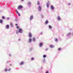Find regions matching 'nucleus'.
<instances>
[{
	"instance_id": "obj_1",
	"label": "nucleus",
	"mask_w": 73,
	"mask_h": 73,
	"mask_svg": "<svg viewBox=\"0 0 73 73\" xmlns=\"http://www.w3.org/2000/svg\"><path fill=\"white\" fill-rule=\"evenodd\" d=\"M18 31L19 33H21V34H22V33H23V30L21 28L19 29Z\"/></svg>"
},
{
	"instance_id": "obj_2",
	"label": "nucleus",
	"mask_w": 73,
	"mask_h": 73,
	"mask_svg": "<svg viewBox=\"0 0 73 73\" xmlns=\"http://www.w3.org/2000/svg\"><path fill=\"white\" fill-rule=\"evenodd\" d=\"M38 11L39 12H41L42 9L41 6H39L38 8Z\"/></svg>"
},
{
	"instance_id": "obj_3",
	"label": "nucleus",
	"mask_w": 73,
	"mask_h": 73,
	"mask_svg": "<svg viewBox=\"0 0 73 73\" xmlns=\"http://www.w3.org/2000/svg\"><path fill=\"white\" fill-rule=\"evenodd\" d=\"M31 5H32V3L31 2H29L28 3V7H29V8L31 7Z\"/></svg>"
},
{
	"instance_id": "obj_4",
	"label": "nucleus",
	"mask_w": 73,
	"mask_h": 73,
	"mask_svg": "<svg viewBox=\"0 0 73 73\" xmlns=\"http://www.w3.org/2000/svg\"><path fill=\"white\" fill-rule=\"evenodd\" d=\"M23 7V6L21 5H20L18 7L17 9H22Z\"/></svg>"
},
{
	"instance_id": "obj_5",
	"label": "nucleus",
	"mask_w": 73,
	"mask_h": 73,
	"mask_svg": "<svg viewBox=\"0 0 73 73\" xmlns=\"http://www.w3.org/2000/svg\"><path fill=\"white\" fill-rule=\"evenodd\" d=\"M33 19V16L32 15L30 17V20H32Z\"/></svg>"
},
{
	"instance_id": "obj_6",
	"label": "nucleus",
	"mask_w": 73,
	"mask_h": 73,
	"mask_svg": "<svg viewBox=\"0 0 73 73\" xmlns=\"http://www.w3.org/2000/svg\"><path fill=\"white\" fill-rule=\"evenodd\" d=\"M16 11L18 15L19 16H21V15H20V14L18 12V11L17 10H16Z\"/></svg>"
},
{
	"instance_id": "obj_7",
	"label": "nucleus",
	"mask_w": 73,
	"mask_h": 73,
	"mask_svg": "<svg viewBox=\"0 0 73 73\" xmlns=\"http://www.w3.org/2000/svg\"><path fill=\"white\" fill-rule=\"evenodd\" d=\"M42 45H43V44H42V43L40 42V43L39 44V46L40 47H42Z\"/></svg>"
},
{
	"instance_id": "obj_8",
	"label": "nucleus",
	"mask_w": 73,
	"mask_h": 73,
	"mask_svg": "<svg viewBox=\"0 0 73 73\" xmlns=\"http://www.w3.org/2000/svg\"><path fill=\"white\" fill-rule=\"evenodd\" d=\"M70 35H72V33H69L67 34V37H69V36H70Z\"/></svg>"
},
{
	"instance_id": "obj_9",
	"label": "nucleus",
	"mask_w": 73,
	"mask_h": 73,
	"mask_svg": "<svg viewBox=\"0 0 73 73\" xmlns=\"http://www.w3.org/2000/svg\"><path fill=\"white\" fill-rule=\"evenodd\" d=\"M49 2L48 1L46 4V6L47 8H49Z\"/></svg>"
},
{
	"instance_id": "obj_10",
	"label": "nucleus",
	"mask_w": 73,
	"mask_h": 73,
	"mask_svg": "<svg viewBox=\"0 0 73 73\" xmlns=\"http://www.w3.org/2000/svg\"><path fill=\"white\" fill-rule=\"evenodd\" d=\"M29 37H30V38L32 37V34H31V33H29Z\"/></svg>"
},
{
	"instance_id": "obj_11",
	"label": "nucleus",
	"mask_w": 73,
	"mask_h": 73,
	"mask_svg": "<svg viewBox=\"0 0 73 73\" xmlns=\"http://www.w3.org/2000/svg\"><path fill=\"white\" fill-rule=\"evenodd\" d=\"M14 21H15V22L17 23V21H18V19H17V18L15 17V19L14 20Z\"/></svg>"
},
{
	"instance_id": "obj_12",
	"label": "nucleus",
	"mask_w": 73,
	"mask_h": 73,
	"mask_svg": "<svg viewBox=\"0 0 73 73\" xmlns=\"http://www.w3.org/2000/svg\"><path fill=\"white\" fill-rule=\"evenodd\" d=\"M51 9H52V10H53L54 9V7H53V6L52 5H51Z\"/></svg>"
},
{
	"instance_id": "obj_13",
	"label": "nucleus",
	"mask_w": 73,
	"mask_h": 73,
	"mask_svg": "<svg viewBox=\"0 0 73 73\" xmlns=\"http://www.w3.org/2000/svg\"><path fill=\"white\" fill-rule=\"evenodd\" d=\"M6 29H8L9 28V25H6Z\"/></svg>"
},
{
	"instance_id": "obj_14",
	"label": "nucleus",
	"mask_w": 73,
	"mask_h": 73,
	"mask_svg": "<svg viewBox=\"0 0 73 73\" xmlns=\"http://www.w3.org/2000/svg\"><path fill=\"white\" fill-rule=\"evenodd\" d=\"M10 25L11 27H13V23H12V22L10 23Z\"/></svg>"
},
{
	"instance_id": "obj_15",
	"label": "nucleus",
	"mask_w": 73,
	"mask_h": 73,
	"mask_svg": "<svg viewBox=\"0 0 73 73\" xmlns=\"http://www.w3.org/2000/svg\"><path fill=\"white\" fill-rule=\"evenodd\" d=\"M45 23L46 24H48L49 23V21L48 20H46V21L45 22Z\"/></svg>"
},
{
	"instance_id": "obj_16",
	"label": "nucleus",
	"mask_w": 73,
	"mask_h": 73,
	"mask_svg": "<svg viewBox=\"0 0 73 73\" xmlns=\"http://www.w3.org/2000/svg\"><path fill=\"white\" fill-rule=\"evenodd\" d=\"M57 19L58 21H60L61 20V18L59 16H58V17L57 18Z\"/></svg>"
},
{
	"instance_id": "obj_17",
	"label": "nucleus",
	"mask_w": 73,
	"mask_h": 73,
	"mask_svg": "<svg viewBox=\"0 0 73 73\" xmlns=\"http://www.w3.org/2000/svg\"><path fill=\"white\" fill-rule=\"evenodd\" d=\"M46 61V60H45V59L44 58L42 60V62L43 63H45Z\"/></svg>"
},
{
	"instance_id": "obj_18",
	"label": "nucleus",
	"mask_w": 73,
	"mask_h": 73,
	"mask_svg": "<svg viewBox=\"0 0 73 73\" xmlns=\"http://www.w3.org/2000/svg\"><path fill=\"white\" fill-rule=\"evenodd\" d=\"M48 27L49 29H52V27L50 25H49L48 26Z\"/></svg>"
},
{
	"instance_id": "obj_19",
	"label": "nucleus",
	"mask_w": 73,
	"mask_h": 73,
	"mask_svg": "<svg viewBox=\"0 0 73 73\" xmlns=\"http://www.w3.org/2000/svg\"><path fill=\"white\" fill-rule=\"evenodd\" d=\"M29 42H32V38H30L29 39Z\"/></svg>"
},
{
	"instance_id": "obj_20",
	"label": "nucleus",
	"mask_w": 73,
	"mask_h": 73,
	"mask_svg": "<svg viewBox=\"0 0 73 73\" xmlns=\"http://www.w3.org/2000/svg\"><path fill=\"white\" fill-rule=\"evenodd\" d=\"M33 42H35L36 41V38H33Z\"/></svg>"
},
{
	"instance_id": "obj_21",
	"label": "nucleus",
	"mask_w": 73,
	"mask_h": 73,
	"mask_svg": "<svg viewBox=\"0 0 73 73\" xmlns=\"http://www.w3.org/2000/svg\"><path fill=\"white\" fill-rule=\"evenodd\" d=\"M23 64H24V62H21L20 64L21 65H23Z\"/></svg>"
},
{
	"instance_id": "obj_22",
	"label": "nucleus",
	"mask_w": 73,
	"mask_h": 73,
	"mask_svg": "<svg viewBox=\"0 0 73 73\" xmlns=\"http://www.w3.org/2000/svg\"><path fill=\"white\" fill-rule=\"evenodd\" d=\"M50 46V47H51V48H53V47H54V46L52 45H51Z\"/></svg>"
},
{
	"instance_id": "obj_23",
	"label": "nucleus",
	"mask_w": 73,
	"mask_h": 73,
	"mask_svg": "<svg viewBox=\"0 0 73 73\" xmlns=\"http://www.w3.org/2000/svg\"><path fill=\"white\" fill-rule=\"evenodd\" d=\"M43 58H46V55L44 54L43 56Z\"/></svg>"
},
{
	"instance_id": "obj_24",
	"label": "nucleus",
	"mask_w": 73,
	"mask_h": 73,
	"mask_svg": "<svg viewBox=\"0 0 73 73\" xmlns=\"http://www.w3.org/2000/svg\"><path fill=\"white\" fill-rule=\"evenodd\" d=\"M19 31H18V30H17L16 31V34H17V35L19 34Z\"/></svg>"
},
{
	"instance_id": "obj_25",
	"label": "nucleus",
	"mask_w": 73,
	"mask_h": 73,
	"mask_svg": "<svg viewBox=\"0 0 73 73\" xmlns=\"http://www.w3.org/2000/svg\"><path fill=\"white\" fill-rule=\"evenodd\" d=\"M0 23H3V20L2 19L0 20Z\"/></svg>"
},
{
	"instance_id": "obj_26",
	"label": "nucleus",
	"mask_w": 73,
	"mask_h": 73,
	"mask_svg": "<svg viewBox=\"0 0 73 73\" xmlns=\"http://www.w3.org/2000/svg\"><path fill=\"white\" fill-rule=\"evenodd\" d=\"M34 59H35L34 58H33V57L32 58H31V61H33V60H34Z\"/></svg>"
},
{
	"instance_id": "obj_27",
	"label": "nucleus",
	"mask_w": 73,
	"mask_h": 73,
	"mask_svg": "<svg viewBox=\"0 0 73 73\" xmlns=\"http://www.w3.org/2000/svg\"><path fill=\"white\" fill-rule=\"evenodd\" d=\"M8 70H7V68H6L5 69V72H7V71Z\"/></svg>"
},
{
	"instance_id": "obj_28",
	"label": "nucleus",
	"mask_w": 73,
	"mask_h": 73,
	"mask_svg": "<svg viewBox=\"0 0 73 73\" xmlns=\"http://www.w3.org/2000/svg\"><path fill=\"white\" fill-rule=\"evenodd\" d=\"M41 16L42 18H43V17H44V15H41Z\"/></svg>"
},
{
	"instance_id": "obj_29",
	"label": "nucleus",
	"mask_w": 73,
	"mask_h": 73,
	"mask_svg": "<svg viewBox=\"0 0 73 73\" xmlns=\"http://www.w3.org/2000/svg\"><path fill=\"white\" fill-rule=\"evenodd\" d=\"M2 18L3 19H5V17L3 16H2Z\"/></svg>"
},
{
	"instance_id": "obj_30",
	"label": "nucleus",
	"mask_w": 73,
	"mask_h": 73,
	"mask_svg": "<svg viewBox=\"0 0 73 73\" xmlns=\"http://www.w3.org/2000/svg\"><path fill=\"white\" fill-rule=\"evenodd\" d=\"M48 49H49L47 48H46L45 49V50L46 51H48Z\"/></svg>"
},
{
	"instance_id": "obj_31",
	"label": "nucleus",
	"mask_w": 73,
	"mask_h": 73,
	"mask_svg": "<svg viewBox=\"0 0 73 73\" xmlns=\"http://www.w3.org/2000/svg\"><path fill=\"white\" fill-rule=\"evenodd\" d=\"M61 48H58V50H59V51H60V50H61Z\"/></svg>"
},
{
	"instance_id": "obj_32",
	"label": "nucleus",
	"mask_w": 73,
	"mask_h": 73,
	"mask_svg": "<svg viewBox=\"0 0 73 73\" xmlns=\"http://www.w3.org/2000/svg\"><path fill=\"white\" fill-rule=\"evenodd\" d=\"M45 73H49V71L48 70H47Z\"/></svg>"
},
{
	"instance_id": "obj_33",
	"label": "nucleus",
	"mask_w": 73,
	"mask_h": 73,
	"mask_svg": "<svg viewBox=\"0 0 73 73\" xmlns=\"http://www.w3.org/2000/svg\"><path fill=\"white\" fill-rule=\"evenodd\" d=\"M7 20H9V19H10V18L9 17H7Z\"/></svg>"
},
{
	"instance_id": "obj_34",
	"label": "nucleus",
	"mask_w": 73,
	"mask_h": 73,
	"mask_svg": "<svg viewBox=\"0 0 73 73\" xmlns=\"http://www.w3.org/2000/svg\"><path fill=\"white\" fill-rule=\"evenodd\" d=\"M57 41H58V39H57V38H56L55 39V41L57 42Z\"/></svg>"
},
{
	"instance_id": "obj_35",
	"label": "nucleus",
	"mask_w": 73,
	"mask_h": 73,
	"mask_svg": "<svg viewBox=\"0 0 73 73\" xmlns=\"http://www.w3.org/2000/svg\"><path fill=\"white\" fill-rule=\"evenodd\" d=\"M17 29H19V26H17Z\"/></svg>"
},
{
	"instance_id": "obj_36",
	"label": "nucleus",
	"mask_w": 73,
	"mask_h": 73,
	"mask_svg": "<svg viewBox=\"0 0 73 73\" xmlns=\"http://www.w3.org/2000/svg\"><path fill=\"white\" fill-rule=\"evenodd\" d=\"M37 4L38 5H40V3L39 2H37Z\"/></svg>"
},
{
	"instance_id": "obj_37",
	"label": "nucleus",
	"mask_w": 73,
	"mask_h": 73,
	"mask_svg": "<svg viewBox=\"0 0 73 73\" xmlns=\"http://www.w3.org/2000/svg\"><path fill=\"white\" fill-rule=\"evenodd\" d=\"M9 57H11L12 56V55L11 54H9Z\"/></svg>"
},
{
	"instance_id": "obj_38",
	"label": "nucleus",
	"mask_w": 73,
	"mask_h": 73,
	"mask_svg": "<svg viewBox=\"0 0 73 73\" xmlns=\"http://www.w3.org/2000/svg\"><path fill=\"white\" fill-rule=\"evenodd\" d=\"M8 71H9V72L10 71V70H11V68H9L8 70Z\"/></svg>"
},
{
	"instance_id": "obj_39",
	"label": "nucleus",
	"mask_w": 73,
	"mask_h": 73,
	"mask_svg": "<svg viewBox=\"0 0 73 73\" xmlns=\"http://www.w3.org/2000/svg\"><path fill=\"white\" fill-rule=\"evenodd\" d=\"M15 25L16 26H17V25H18V24H17L16 23L15 24Z\"/></svg>"
},
{
	"instance_id": "obj_40",
	"label": "nucleus",
	"mask_w": 73,
	"mask_h": 73,
	"mask_svg": "<svg viewBox=\"0 0 73 73\" xmlns=\"http://www.w3.org/2000/svg\"><path fill=\"white\" fill-rule=\"evenodd\" d=\"M32 49H33L32 48H31L30 49V50H32Z\"/></svg>"
},
{
	"instance_id": "obj_41",
	"label": "nucleus",
	"mask_w": 73,
	"mask_h": 73,
	"mask_svg": "<svg viewBox=\"0 0 73 73\" xmlns=\"http://www.w3.org/2000/svg\"><path fill=\"white\" fill-rule=\"evenodd\" d=\"M40 35H42V32H41L40 33Z\"/></svg>"
},
{
	"instance_id": "obj_42",
	"label": "nucleus",
	"mask_w": 73,
	"mask_h": 73,
	"mask_svg": "<svg viewBox=\"0 0 73 73\" xmlns=\"http://www.w3.org/2000/svg\"><path fill=\"white\" fill-rule=\"evenodd\" d=\"M68 5H70V3H68Z\"/></svg>"
},
{
	"instance_id": "obj_43",
	"label": "nucleus",
	"mask_w": 73,
	"mask_h": 73,
	"mask_svg": "<svg viewBox=\"0 0 73 73\" xmlns=\"http://www.w3.org/2000/svg\"><path fill=\"white\" fill-rule=\"evenodd\" d=\"M21 39H18V41H21Z\"/></svg>"
},
{
	"instance_id": "obj_44",
	"label": "nucleus",
	"mask_w": 73,
	"mask_h": 73,
	"mask_svg": "<svg viewBox=\"0 0 73 73\" xmlns=\"http://www.w3.org/2000/svg\"><path fill=\"white\" fill-rule=\"evenodd\" d=\"M9 65H10V66H12V64H10Z\"/></svg>"
},
{
	"instance_id": "obj_45",
	"label": "nucleus",
	"mask_w": 73,
	"mask_h": 73,
	"mask_svg": "<svg viewBox=\"0 0 73 73\" xmlns=\"http://www.w3.org/2000/svg\"><path fill=\"white\" fill-rule=\"evenodd\" d=\"M21 1H24V0H21Z\"/></svg>"
},
{
	"instance_id": "obj_46",
	"label": "nucleus",
	"mask_w": 73,
	"mask_h": 73,
	"mask_svg": "<svg viewBox=\"0 0 73 73\" xmlns=\"http://www.w3.org/2000/svg\"><path fill=\"white\" fill-rule=\"evenodd\" d=\"M9 63V62H7V63Z\"/></svg>"
},
{
	"instance_id": "obj_47",
	"label": "nucleus",
	"mask_w": 73,
	"mask_h": 73,
	"mask_svg": "<svg viewBox=\"0 0 73 73\" xmlns=\"http://www.w3.org/2000/svg\"><path fill=\"white\" fill-rule=\"evenodd\" d=\"M41 68H42V67H41Z\"/></svg>"
}]
</instances>
